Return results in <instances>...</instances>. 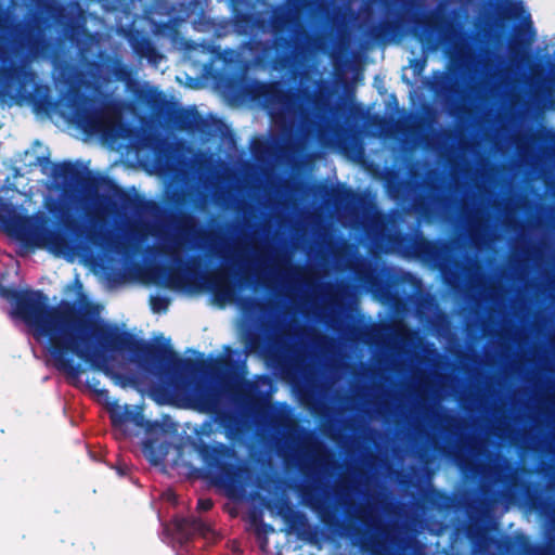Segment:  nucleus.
Masks as SVG:
<instances>
[{
    "label": "nucleus",
    "instance_id": "nucleus-1",
    "mask_svg": "<svg viewBox=\"0 0 555 555\" xmlns=\"http://www.w3.org/2000/svg\"><path fill=\"white\" fill-rule=\"evenodd\" d=\"M0 296L13 306V313L47 337V349L59 371L70 378H78L85 369L73 357L93 370L108 372L107 363L113 353L128 351L143 370L158 373L176 383L186 375H194L207 367L201 359L181 358L167 344H152L137 338L88 311H81L75 301L62 300L49 306L42 291L16 289L0 286Z\"/></svg>",
    "mask_w": 555,
    "mask_h": 555
},
{
    "label": "nucleus",
    "instance_id": "nucleus-2",
    "mask_svg": "<svg viewBox=\"0 0 555 555\" xmlns=\"http://www.w3.org/2000/svg\"><path fill=\"white\" fill-rule=\"evenodd\" d=\"M49 21L40 15L18 22L14 25L11 38V53L20 62L4 64L0 70L2 92L11 99H17L33 107L36 114L51 115L62 101L51 94L49 85L36 81L37 74L30 62L48 60L55 52V42L48 36Z\"/></svg>",
    "mask_w": 555,
    "mask_h": 555
},
{
    "label": "nucleus",
    "instance_id": "nucleus-3",
    "mask_svg": "<svg viewBox=\"0 0 555 555\" xmlns=\"http://www.w3.org/2000/svg\"><path fill=\"white\" fill-rule=\"evenodd\" d=\"M319 214L314 209V319H323L328 325L337 327L352 304L354 294L349 284L320 283V266L325 262L338 270H351L369 288L378 286L376 270L364 258L358 256L353 245L344 238H336L328 231H321Z\"/></svg>",
    "mask_w": 555,
    "mask_h": 555
},
{
    "label": "nucleus",
    "instance_id": "nucleus-4",
    "mask_svg": "<svg viewBox=\"0 0 555 555\" xmlns=\"http://www.w3.org/2000/svg\"><path fill=\"white\" fill-rule=\"evenodd\" d=\"M271 27L272 42L247 41L256 63L284 75L304 63V78L312 81V0H286L272 11Z\"/></svg>",
    "mask_w": 555,
    "mask_h": 555
},
{
    "label": "nucleus",
    "instance_id": "nucleus-5",
    "mask_svg": "<svg viewBox=\"0 0 555 555\" xmlns=\"http://www.w3.org/2000/svg\"><path fill=\"white\" fill-rule=\"evenodd\" d=\"M302 138L305 143L304 182L305 207L302 214L304 230V272H302V404L306 412L312 415V87L307 85L302 90Z\"/></svg>",
    "mask_w": 555,
    "mask_h": 555
},
{
    "label": "nucleus",
    "instance_id": "nucleus-6",
    "mask_svg": "<svg viewBox=\"0 0 555 555\" xmlns=\"http://www.w3.org/2000/svg\"><path fill=\"white\" fill-rule=\"evenodd\" d=\"M164 251L175 261L177 267H159L155 269L154 283L157 285L177 289L183 287L188 282L202 278L205 288L218 301L234 300L238 289L256 288L258 286L269 287L268 281L256 275L247 266H238V271H234L232 266H225L202 275L194 268V262L186 263L181 257L176 255L173 246L165 247Z\"/></svg>",
    "mask_w": 555,
    "mask_h": 555
},
{
    "label": "nucleus",
    "instance_id": "nucleus-7",
    "mask_svg": "<svg viewBox=\"0 0 555 555\" xmlns=\"http://www.w3.org/2000/svg\"><path fill=\"white\" fill-rule=\"evenodd\" d=\"M54 75L55 81L68 87L64 94L63 106L66 108L70 121L77 128L88 134H98L107 132L114 126L118 118L115 103L112 101L99 103L95 96L75 87L73 65L66 61L55 62Z\"/></svg>",
    "mask_w": 555,
    "mask_h": 555
},
{
    "label": "nucleus",
    "instance_id": "nucleus-8",
    "mask_svg": "<svg viewBox=\"0 0 555 555\" xmlns=\"http://www.w3.org/2000/svg\"><path fill=\"white\" fill-rule=\"evenodd\" d=\"M333 201L339 221L345 227H363L374 237L384 236L386 230V217L378 212L364 209L363 202L351 191L334 190Z\"/></svg>",
    "mask_w": 555,
    "mask_h": 555
},
{
    "label": "nucleus",
    "instance_id": "nucleus-9",
    "mask_svg": "<svg viewBox=\"0 0 555 555\" xmlns=\"http://www.w3.org/2000/svg\"><path fill=\"white\" fill-rule=\"evenodd\" d=\"M193 449L201 457L209 476L216 485L234 487L241 478V467L233 462L234 449L222 442L209 444L202 439L193 442Z\"/></svg>",
    "mask_w": 555,
    "mask_h": 555
},
{
    "label": "nucleus",
    "instance_id": "nucleus-10",
    "mask_svg": "<svg viewBox=\"0 0 555 555\" xmlns=\"http://www.w3.org/2000/svg\"><path fill=\"white\" fill-rule=\"evenodd\" d=\"M253 100L262 101L273 119L299 116V99L296 92L280 82L254 81L247 88Z\"/></svg>",
    "mask_w": 555,
    "mask_h": 555
},
{
    "label": "nucleus",
    "instance_id": "nucleus-11",
    "mask_svg": "<svg viewBox=\"0 0 555 555\" xmlns=\"http://www.w3.org/2000/svg\"><path fill=\"white\" fill-rule=\"evenodd\" d=\"M52 176L55 180H60L65 188L79 189L91 199H108L100 194L101 183L95 181L104 175H93L80 165L64 160L53 166Z\"/></svg>",
    "mask_w": 555,
    "mask_h": 555
},
{
    "label": "nucleus",
    "instance_id": "nucleus-12",
    "mask_svg": "<svg viewBox=\"0 0 555 555\" xmlns=\"http://www.w3.org/2000/svg\"><path fill=\"white\" fill-rule=\"evenodd\" d=\"M198 410L214 415L215 422L223 429L225 437L231 441L241 439L245 433V424L242 416L220 406V397L216 391L203 390L197 393Z\"/></svg>",
    "mask_w": 555,
    "mask_h": 555
},
{
    "label": "nucleus",
    "instance_id": "nucleus-13",
    "mask_svg": "<svg viewBox=\"0 0 555 555\" xmlns=\"http://www.w3.org/2000/svg\"><path fill=\"white\" fill-rule=\"evenodd\" d=\"M0 221L18 235L31 238H49V218L44 215L22 217L16 215L14 207L8 203L0 204Z\"/></svg>",
    "mask_w": 555,
    "mask_h": 555
},
{
    "label": "nucleus",
    "instance_id": "nucleus-14",
    "mask_svg": "<svg viewBox=\"0 0 555 555\" xmlns=\"http://www.w3.org/2000/svg\"><path fill=\"white\" fill-rule=\"evenodd\" d=\"M276 513L285 524L284 531L287 534H296L298 539L312 544V525L307 516L295 509L288 499L281 496L275 502Z\"/></svg>",
    "mask_w": 555,
    "mask_h": 555
},
{
    "label": "nucleus",
    "instance_id": "nucleus-15",
    "mask_svg": "<svg viewBox=\"0 0 555 555\" xmlns=\"http://www.w3.org/2000/svg\"><path fill=\"white\" fill-rule=\"evenodd\" d=\"M361 480L354 472H348L339 476L334 485V493L338 502L345 506L347 512L354 511L360 519H365V511L362 507L356 508V495L361 493Z\"/></svg>",
    "mask_w": 555,
    "mask_h": 555
},
{
    "label": "nucleus",
    "instance_id": "nucleus-16",
    "mask_svg": "<svg viewBox=\"0 0 555 555\" xmlns=\"http://www.w3.org/2000/svg\"><path fill=\"white\" fill-rule=\"evenodd\" d=\"M101 183V190L106 193L107 201L93 199L98 205L102 203H108L113 207H117V204L113 201L115 198L119 203L120 209L124 211H132L139 208V197L135 193L127 191L119 186L112 178L104 175L96 180Z\"/></svg>",
    "mask_w": 555,
    "mask_h": 555
},
{
    "label": "nucleus",
    "instance_id": "nucleus-17",
    "mask_svg": "<svg viewBox=\"0 0 555 555\" xmlns=\"http://www.w3.org/2000/svg\"><path fill=\"white\" fill-rule=\"evenodd\" d=\"M279 126V133L273 135L283 157L289 156L297 147L300 138L298 117L273 119Z\"/></svg>",
    "mask_w": 555,
    "mask_h": 555
},
{
    "label": "nucleus",
    "instance_id": "nucleus-18",
    "mask_svg": "<svg viewBox=\"0 0 555 555\" xmlns=\"http://www.w3.org/2000/svg\"><path fill=\"white\" fill-rule=\"evenodd\" d=\"M302 503L312 511V428H307L302 440Z\"/></svg>",
    "mask_w": 555,
    "mask_h": 555
},
{
    "label": "nucleus",
    "instance_id": "nucleus-19",
    "mask_svg": "<svg viewBox=\"0 0 555 555\" xmlns=\"http://www.w3.org/2000/svg\"><path fill=\"white\" fill-rule=\"evenodd\" d=\"M175 527L181 546H185L195 535L206 538L211 532L210 526L196 517L178 519Z\"/></svg>",
    "mask_w": 555,
    "mask_h": 555
},
{
    "label": "nucleus",
    "instance_id": "nucleus-20",
    "mask_svg": "<svg viewBox=\"0 0 555 555\" xmlns=\"http://www.w3.org/2000/svg\"><path fill=\"white\" fill-rule=\"evenodd\" d=\"M388 344L398 350H403L414 344L417 333L411 331L403 322L395 321L384 327Z\"/></svg>",
    "mask_w": 555,
    "mask_h": 555
},
{
    "label": "nucleus",
    "instance_id": "nucleus-21",
    "mask_svg": "<svg viewBox=\"0 0 555 555\" xmlns=\"http://www.w3.org/2000/svg\"><path fill=\"white\" fill-rule=\"evenodd\" d=\"M479 210L472 216L469 220V236L476 247L481 248L483 245H489L493 241L491 237L488 219L485 218Z\"/></svg>",
    "mask_w": 555,
    "mask_h": 555
},
{
    "label": "nucleus",
    "instance_id": "nucleus-22",
    "mask_svg": "<svg viewBox=\"0 0 555 555\" xmlns=\"http://www.w3.org/2000/svg\"><path fill=\"white\" fill-rule=\"evenodd\" d=\"M273 367L284 379H292L298 372L299 360L291 352H276L272 356Z\"/></svg>",
    "mask_w": 555,
    "mask_h": 555
},
{
    "label": "nucleus",
    "instance_id": "nucleus-23",
    "mask_svg": "<svg viewBox=\"0 0 555 555\" xmlns=\"http://www.w3.org/2000/svg\"><path fill=\"white\" fill-rule=\"evenodd\" d=\"M251 154L257 160H264L268 158H284L278 149L273 138L270 141L257 139L251 143Z\"/></svg>",
    "mask_w": 555,
    "mask_h": 555
},
{
    "label": "nucleus",
    "instance_id": "nucleus-24",
    "mask_svg": "<svg viewBox=\"0 0 555 555\" xmlns=\"http://www.w3.org/2000/svg\"><path fill=\"white\" fill-rule=\"evenodd\" d=\"M201 116L195 108L178 111L173 116L175 126L182 131H194L197 129Z\"/></svg>",
    "mask_w": 555,
    "mask_h": 555
},
{
    "label": "nucleus",
    "instance_id": "nucleus-25",
    "mask_svg": "<svg viewBox=\"0 0 555 555\" xmlns=\"http://www.w3.org/2000/svg\"><path fill=\"white\" fill-rule=\"evenodd\" d=\"M111 422L115 427H119L126 423H133L137 426H141L143 423V414L139 411H133L127 406L121 410L116 408L111 411Z\"/></svg>",
    "mask_w": 555,
    "mask_h": 555
},
{
    "label": "nucleus",
    "instance_id": "nucleus-26",
    "mask_svg": "<svg viewBox=\"0 0 555 555\" xmlns=\"http://www.w3.org/2000/svg\"><path fill=\"white\" fill-rule=\"evenodd\" d=\"M524 8L520 3L504 0L498 8L499 18L502 21L518 18L521 16Z\"/></svg>",
    "mask_w": 555,
    "mask_h": 555
},
{
    "label": "nucleus",
    "instance_id": "nucleus-27",
    "mask_svg": "<svg viewBox=\"0 0 555 555\" xmlns=\"http://www.w3.org/2000/svg\"><path fill=\"white\" fill-rule=\"evenodd\" d=\"M179 232L185 236L196 234L199 238H211L214 240L216 236L212 232H207L205 230L195 232V221L193 217L186 216L180 223Z\"/></svg>",
    "mask_w": 555,
    "mask_h": 555
},
{
    "label": "nucleus",
    "instance_id": "nucleus-28",
    "mask_svg": "<svg viewBox=\"0 0 555 555\" xmlns=\"http://www.w3.org/2000/svg\"><path fill=\"white\" fill-rule=\"evenodd\" d=\"M531 26H532V22H531V20L529 17L528 21L524 22L522 27L515 29V36L512 38V40L509 42V51H511L512 54H515V55L520 54L521 52H524L525 48L530 44L529 41L525 42L524 40H521L519 38V34L522 30H525L526 27L528 29H530Z\"/></svg>",
    "mask_w": 555,
    "mask_h": 555
},
{
    "label": "nucleus",
    "instance_id": "nucleus-29",
    "mask_svg": "<svg viewBox=\"0 0 555 555\" xmlns=\"http://www.w3.org/2000/svg\"><path fill=\"white\" fill-rule=\"evenodd\" d=\"M134 52L141 57H147L152 60L156 54V48L153 46L150 39L141 38L133 43Z\"/></svg>",
    "mask_w": 555,
    "mask_h": 555
},
{
    "label": "nucleus",
    "instance_id": "nucleus-30",
    "mask_svg": "<svg viewBox=\"0 0 555 555\" xmlns=\"http://www.w3.org/2000/svg\"><path fill=\"white\" fill-rule=\"evenodd\" d=\"M150 305L154 312H165L168 309L169 299L165 296H151Z\"/></svg>",
    "mask_w": 555,
    "mask_h": 555
},
{
    "label": "nucleus",
    "instance_id": "nucleus-31",
    "mask_svg": "<svg viewBox=\"0 0 555 555\" xmlns=\"http://www.w3.org/2000/svg\"><path fill=\"white\" fill-rule=\"evenodd\" d=\"M238 305L244 311H253L256 308H259L261 305L260 299L251 297V296H242L238 297Z\"/></svg>",
    "mask_w": 555,
    "mask_h": 555
},
{
    "label": "nucleus",
    "instance_id": "nucleus-32",
    "mask_svg": "<svg viewBox=\"0 0 555 555\" xmlns=\"http://www.w3.org/2000/svg\"><path fill=\"white\" fill-rule=\"evenodd\" d=\"M87 387L94 393L101 396V397H108L109 395V391L105 388H102L101 387V380L96 377H91V378H88L87 382Z\"/></svg>",
    "mask_w": 555,
    "mask_h": 555
},
{
    "label": "nucleus",
    "instance_id": "nucleus-33",
    "mask_svg": "<svg viewBox=\"0 0 555 555\" xmlns=\"http://www.w3.org/2000/svg\"><path fill=\"white\" fill-rule=\"evenodd\" d=\"M212 506H214V501L209 498L199 499L197 501V509L199 512H208L212 508Z\"/></svg>",
    "mask_w": 555,
    "mask_h": 555
},
{
    "label": "nucleus",
    "instance_id": "nucleus-34",
    "mask_svg": "<svg viewBox=\"0 0 555 555\" xmlns=\"http://www.w3.org/2000/svg\"><path fill=\"white\" fill-rule=\"evenodd\" d=\"M64 227L72 233L77 234L80 230V225L74 218L64 219Z\"/></svg>",
    "mask_w": 555,
    "mask_h": 555
},
{
    "label": "nucleus",
    "instance_id": "nucleus-35",
    "mask_svg": "<svg viewBox=\"0 0 555 555\" xmlns=\"http://www.w3.org/2000/svg\"><path fill=\"white\" fill-rule=\"evenodd\" d=\"M212 433H214L212 423L209 421L204 422L202 424L199 430L196 431V434L198 436H205V437H210Z\"/></svg>",
    "mask_w": 555,
    "mask_h": 555
},
{
    "label": "nucleus",
    "instance_id": "nucleus-36",
    "mask_svg": "<svg viewBox=\"0 0 555 555\" xmlns=\"http://www.w3.org/2000/svg\"><path fill=\"white\" fill-rule=\"evenodd\" d=\"M273 531L274 528L271 525L261 522L256 529V534L258 538H261V535L267 537L268 533H271Z\"/></svg>",
    "mask_w": 555,
    "mask_h": 555
},
{
    "label": "nucleus",
    "instance_id": "nucleus-37",
    "mask_svg": "<svg viewBox=\"0 0 555 555\" xmlns=\"http://www.w3.org/2000/svg\"><path fill=\"white\" fill-rule=\"evenodd\" d=\"M88 238L91 243L100 245L102 241V234L100 232H89Z\"/></svg>",
    "mask_w": 555,
    "mask_h": 555
},
{
    "label": "nucleus",
    "instance_id": "nucleus-38",
    "mask_svg": "<svg viewBox=\"0 0 555 555\" xmlns=\"http://www.w3.org/2000/svg\"><path fill=\"white\" fill-rule=\"evenodd\" d=\"M418 248L421 253L431 254L433 245L429 242H421Z\"/></svg>",
    "mask_w": 555,
    "mask_h": 555
},
{
    "label": "nucleus",
    "instance_id": "nucleus-39",
    "mask_svg": "<svg viewBox=\"0 0 555 555\" xmlns=\"http://www.w3.org/2000/svg\"><path fill=\"white\" fill-rule=\"evenodd\" d=\"M241 23H244L245 25H249L250 23V16L247 15V14H243L241 16L237 17V21H236V24H241Z\"/></svg>",
    "mask_w": 555,
    "mask_h": 555
},
{
    "label": "nucleus",
    "instance_id": "nucleus-40",
    "mask_svg": "<svg viewBox=\"0 0 555 555\" xmlns=\"http://www.w3.org/2000/svg\"><path fill=\"white\" fill-rule=\"evenodd\" d=\"M0 59L4 63L10 60V53L5 49H3L1 47H0Z\"/></svg>",
    "mask_w": 555,
    "mask_h": 555
},
{
    "label": "nucleus",
    "instance_id": "nucleus-41",
    "mask_svg": "<svg viewBox=\"0 0 555 555\" xmlns=\"http://www.w3.org/2000/svg\"><path fill=\"white\" fill-rule=\"evenodd\" d=\"M261 537L262 538H260L261 539V541H260V548L262 551H266L267 547H268L269 541H268V538L266 535H261Z\"/></svg>",
    "mask_w": 555,
    "mask_h": 555
},
{
    "label": "nucleus",
    "instance_id": "nucleus-42",
    "mask_svg": "<svg viewBox=\"0 0 555 555\" xmlns=\"http://www.w3.org/2000/svg\"><path fill=\"white\" fill-rule=\"evenodd\" d=\"M321 338H322V336L319 333H317V331L314 330V336H313L314 348L320 344Z\"/></svg>",
    "mask_w": 555,
    "mask_h": 555
},
{
    "label": "nucleus",
    "instance_id": "nucleus-43",
    "mask_svg": "<svg viewBox=\"0 0 555 555\" xmlns=\"http://www.w3.org/2000/svg\"><path fill=\"white\" fill-rule=\"evenodd\" d=\"M320 448H321L320 443L314 439V447H313V450H314V461L317 460V454L319 453Z\"/></svg>",
    "mask_w": 555,
    "mask_h": 555
},
{
    "label": "nucleus",
    "instance_id": "nucleus-44",
    "mask_svg": "<svg viewBox=\"0 0 555 555\" xmlns=\"http://www.w3.org/2000/svg\"><path fill=\"white\" fill-rule=\"evenodd\" d=\"M313 127H314V133L317 132L318 137L321 138L322 133H321L315 120H314Z\"/></svg>",
    "mask_w": 555,
    "mask_h": 555
},
{
    "label": "nucleus",
    "instance_id": "nucleus-45",
    "mask_svg": "<svg viewBox=\"0 0 555 555\" xmlns=\"http://www.w3.org/2000/svg\"><path fill=\"white\" fill-rule=\"evenodd\" d=\"M320 192H321V191H320V186L314 185V191H313L314 197H315L317 195H319V194H320Z\"/></svg>",
    "mask_w": 555,
    "mask_h": 555
},
{
    "label": "nucleus",
    "instance_id": "nucleus-46",
    "mask_svg": "<svg viewBox=\"0 0 555 555\" xmlns=\"http://www.w3.org/2000/svg\"><path fill=\"white\" fill-rule=\"evenodd\" d=\"M472 269L476 270V271H480V267L478 263H473L472 264Z\"/></svg>",
    "mask_w": 555,
    "mask_h": 555
},
{
    "label": "nucleus",
    "instance_id": "nucleus-47",
    "mask_svg": "<svg viewBox=\"0 0 555 555\" xmlns=\"http://www.w3.org/2000/svg\"><path fill=\"white\" fill-rule=\"evenodd\" d=\"M233 264H241L240 258H236L232 261Z\"/></svg>",
    "mask_w": 555,
    "mask_h": 555
},
{
    "label": "nucleus",
    "instance_id": "nucleus-48",
    "mask_svg": "<svg viewBox=\"0 0 555 555\" xmlns=\"http://www.w3.org/2000/svg\"><path fill=\"white\" fill-rule=\"evenodd\" d=\"M217 255L222 258V259H225L224 255L221 253V251H217Z\"/></svg>",
    "mask_w": 555,
    "mask_h": 555
},
{
    "label": "nucleus",
    "instance_id": "nucleus-49",
    "mask_svg": "<svg viewBox=\"0 0 555 555\" xmlns=\"http://www.w3.org/2000/svg\"><path fill=\"white\" fill-rule=\"evenodd\" d=\"M313 508H314V512H318V509H319V506H318V504H317V502H315V501H314Z\"/></svg>",
    "mask_w": 555,
    "mask_h": 555
},
{
    "label": "nucleus",
    "instance_id": "nucleus-50",
    "mask_svg": "<svg viewBox=\"0 0 555 555\" xmlns=\"http://www.w3.org/2000/svg\"><path fill=\"white\" fill-rule=\"evenodd\" d=\"M3 20V14L0 12V22Z\"/></svg>",
    "mask_w": 555,
    "mask_h": 555
},
{
    "label": "nucleus",
    "instance_id": "nucleus-51",
    "mask_svg": "<svg viewBox=\"0 0 555 555\" xmlns=\"http://www.w3.org/2000/svg\"><path fill=\"white\" fill-rule=\"evenodd\" d=\"M118 473L122 475V474H124V470H122L121 468H119V469H118Z\"/></svg>",
    "mask_w": 555,
    "mask_h": 555
},
{
    "label": "nucleus",
    "instance_id": "nucleus-52",
    "mask_svg": "<svg viewBox=\"0 0 555 555\" xmlns=\"http://www.w3.org/2000/svg\"><path fill=\"white\" fill-rule=\"evenodd\" d=\"M178 555H181V554H178Z\"/></svg>",
    "mask_w": 555,
    "mask_h": 555
}]
</instances>
